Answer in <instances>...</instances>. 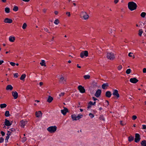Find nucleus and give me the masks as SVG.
Here are the masks:
<instances>
[{"label":"nucleus","instance_id":"nucleus-1","mask_svg":"<svg viewBox=\"0 0 146 146\" xmlns=\"http://www.w3.org/2000/svg\"><path fill=\"white\" fill-rule=\"evenodd\" d=\"M137 7L136 4L133 2H130L128 3V7L131 11L135 10Z\"/></svg>","mask_w":146,"mask_h":146},{"label":"nucleus","instance_id":"nucleus-2","mask_svg":"<svg viewBox=\"0 0 146 146\" xmlns=\"http://www.w3.org/2000/svg\"><path fill=\"white\" fill-rule=\"evenodd\" d=\"M80 16L81 18L85 20L88 19L89 17V16L87 14L86 12L82 11L80 14Z\"/></svg>","mask_w":146,"mask_h":146},{"label":"nucleus","instance_id":"nucleus-3","mask_svg":"<svg viewBox=\"0 0 146 146\" xmlns=\"http://www.w3.org/2000/svg\"><path fill=\"white\" fill-rule=\"evenodd\" d=\"M106 57L108 59L113 60L115 58V56L113 53L111 52H107Z\"/></svg>","mask_w":146,"mask_h":146},{"label":"nucleus","instance_id":"nucleus-4","mask_svg":"<svg viewBox=\"0 0 146 146\" xmlns=\"http://www.w3.org/2000/svg\"><path fill=\"white\" fill-rule=\"evenodd\" d=\"M112 94L114 96V98L117 99L120 97L118 93V91L116 89L114 90H113Z\"/></svg>","mask_w":146,"mask_h":146},{"label":"nucleus","instance_id":"nucleus-5","mask_svg":"<svg viewBox=\"0 0 146 146\" xmlns=\"http://www.w3.org/2000/svg\"><path fill=\"white\" fill-rule=\"evenodd\" d=\"M88 52L87 50L83 51L80 54V56L81 58H83L85 56L86 57L88 56Z\"/></svg>","mask_w":146,"mask_h":146},{"label":"nucleus","instance_id":"nucleus-6","mask_svg":"<svg viewBox=\"0 0 146 146\" xmlns=\"http://www.w3.org/2000/svg\"><path fill=\"white\" fill-rule=\"evenodd\" d=\"M59 83L62 84H65L66 83V78H64L63 76H62L59 78Z\"/></svg>","mask_w":146,"mask_h":146},{"label":"nucleus","instance_id":"nucleus-7","mask_svg":"<svg viewBox=\"0 0 146 146\" xmlns=\"http://www.w3.org/2000/svg\"><path fill=\"white\" fill-rule=\"evenodd\" d=\"M27 122L28 121L26 119L22 120L20 121V126L24 128Z\"/></svg>","mask_w":146,"mask_h":146},{"label":"nucleus","instance_id":"nucleus-8","mask_svg":"<svg viewBox=\"0 0 146 146\" xmlns=\"http://www.w3.org/2000/svg\"><path fill=\"white\" fill-rule=\"evenodd\" d=\"M47 130L50 133H54L55 132V126L49 127L47 128Z\"/></svg>","mask_w":146,"mask_h":146},{"label":"nucleus","instance_id":"nucleus-9","mask_svg":"<svg viewBox=\"0 0 146 146\" xmlns=\"http://www.w3.org/2000/svg\"><path fill=\"white\" fill-rule=\"evenodd\" d=\"M140 139L139 134L138 133H136L135 134V142L136 143H138L140 141Z\"/></svg>","mask_w":146,"mask_h":146},{"label":"nucleus","instance_id":"nucleus-10","mask_svg":"<svg viewBox=\"0 0 146 146\" xmlns=\"http://www.w3.org/2000/svg\"><path fill=\"white\" fill-rule=\"evenodd\" d=\"M78 88L80 92L83 93L85 92V90L84 87L81 85H79L78 87Z\"/></svg>","mask_w":146,"mask_h":146},{"label":"nucleus","instance_id":"nucleus-11","mask_svg":"<svg viewBox=\"0 0 146 146\" xmlns=\"http://www.w3.org/2000/svg\"><path fill=\"white\" fill-rule=\"evenodd\" d=\"M12 95L14 99H16L18 98V94L16 91L12 92Z\"/></svg>","mask_w":146,"mask_h":146},{"label":"nucleus","instance_id":"nucleus-12","mask_svg":"<svg viewBox=\"0 0 146 146\" xmlns=\"http://www.w3.org/2000/svg\"><path fill=\"white\" fill-rule=\"evenodd\" d=\"M139 80L135 78H131L130 79V81L132 83L135 84L138 82Z\"/></svg>","mask_w":146,"mask_h":146},{"label":"nucleus","instance_id":"nucleus-13","mask_svg":"<svg viewBox=\"0 0 146 146\" xmlns=\"http://www.w3.org/2000/svg\"><path fill=\"white\" fill-rule=\"evenodd\" d=\"M101 90L100 89H98L95 94V96L96 97H99L101 95Z\"/></svg>","mask_w":146,"mask_h":146},{"label":"nucleus","instance_id":"nucleus-14","mask_svg":"<svg viewBox=\"0 0 146 146\" xmlns=\"http://www.w3.org/2000/svg\"><path fill=\"white\" fill-rule=\"evenodd\" d=\"M4 22L6 23H12L13 20L11 19L6 18L4 19Z\"/></svg>","mask_w":146,"mask_h":146},{"label":"nucleus","instance_id":"nucleus-15","mask_svg":"<svg viewBox=\"0 0 146 146\" xmlns=\"http://www.w3.org/2000/svg\"><path fill=\"white\" fill-rule=\"evenodd\" d=\"M61 112L64 115H65L68 112V109L65 107H64V109L63 110H61Z\"/></svg>","mask_w":146,"mask_h":146},{"label":"nucleus","instance_id":"nucleus-16","mask_svg":"<svg viewBox=\"0 0 146 146\" xmlns=\"http://www.w3.org/2000/svg\"><path fill=\"white\" fill-rule=\"evenodd\" d=\"M35 114L37 117L39 118L42 116V113L41 111H36L35 112Z\"/></svg>","mask_w":146,"mask_h":146},{"label":"nucleus","instance_id":"nucleus-17","mask_svg":"<svg viewBox=\"0 0 146 146\" xmlns=\"http://www.w3.org/2000/svg\"><path fill=\"white\" fill-rule=\"evenodd\" d=\"M4 123L5 125L7 126H10L12 124V123L10 122V121L7 119H5Z\"/></svg>","mask_w":146,"mask_h":146},{"label":"nucleus","instance_id":"nucleus-18","mask_svg":"<svg viewBox=\"0 0 146 146\" xmlns=\"http://www.w3.org/2000/svg\"><path fill=\"white\" fill-rule=\"evenodd\" d=\"M111 92L110 91L106 92L105 93L106 96L108 98H110L111 97Z\"/></svg>","mask_w":146,"mask_h":146},{"label":"nucleus","instance_id":"nucleus-19","mask_svg":"<svg viewBox=\"0 0 146 146\" xmlns=\"http://www.w3.org/2000/svg\"><path fill=\"white\" fill-rule=\"evenodd\" d=\"M6 89L7 90L11 91L13 89V87L11 85H9L6 86Z\"/></svg>","mask_w":146,"mask_h":146},{"label":"nucleus","instance_id":"nucleus-20","mask_svg":"<svg viewBox=\"0 0 146 146\" xmlns=\"http://www.w3.org/2000/svg\"><path fill=\"white\" fill-rule=\"evenodd\" d=\"M109 85L108 83H106L103 84L102 85V88L103 89H106L107 88L108 86Z\"/></svg>","mask_w":146,"mask_h":146},{"label":"nucleus","instance_id":"nucleus-21","mask_svg":"<svg viewBox=\"0 0 146 146\" xmlns=\"http://www.w3.org/2000/svg\"><path fill=\"white\" fill-rule=\"evenodd\" d=\"M15 40V37L14 36H10L9 37V40L11 42H13Z\"/></svg>","mask_w":146,"mask_h":146},{"label":"nucleus","instance_id":"nucleus-22","mask_svg":"<svg viewBox=\"0 0 146 146\" xmlns=\"http://www.w3.org/2000/svg\"><path fill=\"white\" fill-rule=\"evenodd\" d=\"M7 135V136L6 137V139H5V142H8V140L9 137V135H11L10 133V131H8Z\"/></svg>","mask_w":146,"mask_h":146},{"label":"nucleus","instance_id":"nucleus-23","mask_svg":"<svg viewBox=\"0 0 146 146\" xmlns=\"http://www.w3.org/2000/svg\"><path fill=\"white\" fill-rule=\"evenodd\" d=\"M26 77V75L24 74L21 75L20 78V79L23 81H24Z\"/></svg>","mask_w":146,"mask_h":146},{"label":"nucleus","instance_id":"nucleus-24","mask_svg":"<svg viewBox=\"0 0 146 146\" xmlns=\"http://www.w3.org/2000/svg\"><path fill=\"white\" fill-rule=\"evenodd\" d=\"M141 146H146V140H144L141 142Z\"/></svg>","mask_w":146,"mask_h":146},{"label":"nucleus","instance_id":"nucleus-25","mask_svg":"<svg viewBox=\"0 0 146 146\" xmlns=\"http://www.w3.org/2000/svg\"><path fill=\"white\" fill-rule=\"evenodd\" d=\"M40 64L42 66H46V65L45 63V61L44 60H42L41 62L40 63Z\"/></svg>","mask_w":146,"mask_h":146},{"label":"nucleus","instance_id":"nucleus-26","mask_svg":"<svg viewBox=\"0 0 146 146\" xmlns=\"http://www.w3.org/2000/svg\"><path fill=\"white\" fill-rule=\"evenodd\" d=\"M7 106V105L5 104H1L0 105V107L2 109L6 108Z\"/></svg>","mask_w":146,"mask_h":146},{"label":"nucleus","instance_id":"nucleus-27","mask_svg":"<svg viewBox=\"0 0 146 146\" xmlns=\"http://www.w3.org/2000/svg\"><path fill=\"white\" fill-rule=\"evenodd\" d=\"M53 100L52 97L50 96H49L47 99V102L49 103L51 102Z\"/></svg>","mask_w":146,"mask_h":146},{"label":"nucleus","instance_id":"nucleus-28","mask_svg":"<svg viewBox=\"0 0 146 146\" xmlns=\"http://www.w3.org/2000/svg\"><path fill=\"white\" fill-rule=\"evenodd\" d=\"M134 139V137L130 136L128 137V141L129 142H131Z\"/></svg>","mask_w":146,"mask_h":146},{"label":"nucleus","instance_id":"nucleus-29","mask_svg":"<svg viewBox=\"0 0 146 146\" xmlns=\"http://www.w3.org/2000/svg\"><path fill=\"white\" fill-rule=\"evenodd\" d=\"M71 117L73 120H76L77 119L76 116L74 114L71 115Z\"/></svg>","mask_w":146,"mask_h":146},{"label":"nucleus","instance_id":"nucleus-30","mask_svg":"<svg viewBox=\"0 0 146 146\" xmlns=\"http://www.w3.org/2000/svg\"><path fill=\"white\" fill-rule=\"evenodd\" d=\"M5 11L7 13H9L10 12V9L8 7H6L5 8Z\"/></svg>","mask_w":146,"mask_h":146},{"label":"nucleus","instance_id":"nucleus-31","mask_svg":"<svg viewBox=\"0 0 146 146\" xmlns=\"http://www.w3.org/2000/svg\"><path fill=\"white\" fill-rule=\"evenodd\" d=\"M83 77L85 80L89 79L90 78V76L89 75H84Z\"/></svg>","mask_w":146,"mask_h":146},{"label":"nucleus","instance_id":"nucleus-32","mask_svg":"<svg viewBox=\"0 0 146 146\" xmlns=\"http://www.w3.org/2000/svg\"><path fill=\"white\" fill-rule=\"evenodd\" d=\"M5 116L8 117L10 116L9 112L8 111H6L5 112Z\"/></svg>","mask_w":146,"mask_h":146},{"label":"nucleus","instance_id":"nucleus-33","mask_svg":"<svg viewBox=\"0 0 146 146\" xmlns=\"http://www.w3.org/2000/svg\"><path fill=\"white\" fill-rule=\"evenodd\" d=\"M13 10L14 11H17L18 10V7L16 6H14L13 8Z\"/></svg>","mask_w":146,"mask_h":146},{"label":"nucleus","instance_id":"nucleus-34","mask_svg":"<svg viewBox=\"0 0 146 146\" xmlns=\"http://www.w3.org/2000/svg\"><path fill=\"white\" fill-rule=\"evenodd\" d=\"M143 33V31L142 29H140L139 31L138 35L141 36L142 33Z\"/></svg>","mask_w":146,"mask_h":146},{"label":"nucleus","instance_id":"nucleus-35","mask_svg":"<svg viewBox=\"0 0 146 146\" xmlns=\"http://www.w3.org/2000/svg\"><path fill=\"white\" fill-rule=\"evenodd\" d=\"M9 130L10 131H10V134L12 132H14L15 131V128H13L10 129Z\"/></svg>","mask_w":146,"mask_h":146},{"label":"nucleus","instance_id":"nucleus-36","mask_svg":"<svg viewBox=\"0 0 146 146\" xmlns=\"http://www.w3.org/2000/svg\"><path fill=\"white\" fill-rule=\"evenodd\" d=\"M27 27V25L26 23H24L22 26V28L23 29H25Z\"/></svg>","mask_w":146,"mask_h":146},{"label":"nucleus","instance_id":"nucleus-37","mask_svg":"<svg viewBox=\"0 0 146 146\" xmlns=\"http://www.w3.org/2000/svg\"><path fill=\"white\" fill-rule=\"evenodd\" d=\"M146 15V13L145 12H142L141 14V16L142 17H144Z\"/></svg>","mask_w":146,"mask_h":146},{"label":"nucleus","instance_id":"nucleus-38","mask_svg":"<svg viewBox=\"0 0 146 146\" xmlns=\"http://www.w3.org/2000/svg\"><path fill=\"white\" fill-rule=\"evenodd\" d=\"M99 119L101 120L104 121L105 119L103 115H100L99 117Z\"/></svg>","mask_w":146,"mask_h":146},{"label":"nucleus","instance_id":"nucleus-39","mask_svg":"<svg viewBox=\"0 0 146 146\" xmlns=\"http://www.w3.org/2000/svg\"><path fill=\"white\" fill-rule=\"evenodd\" d=\"M131 72V70L130 69H127L126 72V73L127 74H129Z\"/></svg>","mask_w":146,"mask_h":146},{"label":"nucleus","instance_id":"nucleus-40","mask_svg":"<svg viewBox=\"0 0 146 146\" xmlns=\"http://www.w3.org/2000/svg\"><path fill=\"white\" fill-rule=\"evenodd\" d=\"M60 23L58 19H55V25H58Z\"/></svg>","mask_w":146,"mask_h":146},{"label":"nucleus","instance_id":"nucleus-41","mask_svg":"<svg viewBox=\"0 0 146 146\" xmlns=\"http://www.w3.org/2000/svg\"><path fill=\"white\" fill-rule=\"evenodd\" d=\"M89 116L91 117V118H92L94 117V115L92 113H90L89 115Z\"/></svg>","mask_w":146,"mask_h":146},{"label":"nucleus","instance_id":"nucleus-42","mask_svg":"<svg viewBox=\"0 0 146 146\" xmlns=\"http://www.w3.org/2000/svg\"><path fill=\"white\" fill-rule=\"evenodd\" d=\"M122 68V66L121 65H119L117 67V69L118 70H121Z\"/></svg>","mask_w":146,"mask_h":146},{"label":"nucleus","instance_id":"nucleus-43","mask_svg":"<svg viewBox=\"0 0 146 146\" xmlns=\"http://www.w3.org/2000/svg\"><path fill=\"white\" fill-rule=\"evenodd\" d=\"M4 139L2 137H0V143H2L3 142Z\"/></svg>","mask_w":146,"mask_h":146},{"label":"nucleus","instance_id":"nucleus-44","mask_svg":"<svg viewBox=\"0 0 146 146\" xmlns=\"http://www.w3.org/2000/svg\"><path fill=\"white\" fill-rule=\"evenodd\" d=\"M27 140V138L26 137H24L22 138V142H24Z\"/></svg>","mask_w":146,"mask_h":146},{"label":"nucleus","instance_id":"nucleus-45","mask_svg":"<svg viewBox=\"0 0 146 146\" xmlns=\"http://www.w3.org/2000/svg\"><path fill=\"white\" fill-rule=\"evenodd\" d=\"M137 118V117L136 115H133L132 117V119L133 120H135Z\"/></svg>","mask_w":146,"mask_h":146},{"label":"nucleus","instance_id":"nucleus-46","mask_svg":"<svg viewBox=\"0 0 146 146\" xmlns=\"http://www.w3.org/2000/svg\"><path fill=\"white\" fill-rule=\"evenodd\" d=\"M10 64L12 66H15L16 64L15 63L13 62H11L10 63Z\"/></svg>","mask_w":146,"mask_h":146},{"label":"nucleus","instance_id":"nucleus-47","mask_svg":"<svg viewBox=\"0 0 146 146\" xmlns=\"http://www.w3.org/2000/svg\"><path fill=\"white\" fill-rule=\"evenodd\" d=\"M14 77L15 78H17L18 76V74L17 73H15L14 74Z\"/></svg>","mask_w":146,"mask_h":146},{"label":"nucleus","instance_id":"nucleus-48","mask_svg":"<svg viewBox=\"0 0 146 146\" xmlns=\"http://www.w3.org/2000/svg\"><path fill=\"white\" fill-rule=\"evenodd\" d=\"M65 94V93L64 92H62L59 95V96L60 97L61 96H64V94Z\"/></svg>","mask_w":146,"mask_h":146},{"label":"nucleus","instance_id":"nucleus-49","mask_svg":"<svg viewBox=\"0 0 146 146\" xmlns=\"http://www.w3.org/2000/svg\"><path fill=\"white\" fill-rule=\"evenodd\" d=\"M142 129H146V125H142Z\"/></svg>","mask_w":146,"mask_h":146},{"label":"nucleus","instance_id":"nucleus-50","mask_svg":"<svg viewBox=\"0 0 146 146\" xmlns=\"http://www.w3.org/2000/svg\"><path fill=\"white\" fill-rule=\"evenodd\" d=\"M1 133L3 136L5 135V133L3 131H1Z\"/></svg>","mask_w":146,"mask_h":146},{"label":"nucleus","instance_id":"nucleus-51","mask_svg":"<svg viewBox=\"0 0 146 146\" xmlns=\"http://www.w3.org/2000/svg\"><path fill=\"white\" fill-rule=\"evenodd\" d=\"M133 54V53H131V52H129L128 54V56L129 57H132V55Z\"/></svg>","mask_w":146,"mask_h":146},{"label":"nucleus","instance_id":"nucleus-52","mask_svg":"<svg viewBox=\"0 0 146 146\" xmlns=\"http://www.w3.org/2000/svg\"><path fill=\"white\" fill-rule=\"evenodd\" d=\"M92 98L94 101H96V100H98V101H99V100H98L96 98H95L94 97H92Z\"/></svg>","mask_w":146,"mask_h":146},{"label":"nucleus","instance_id":"nucleus-53","mask_svg":"<svg viewBox=\"0 0 146 146\" xmlns=\"http://www.w3.org/2000/svg\"><path fill=\"white\" fill-rule=\"evenodd\" d=\"M119 0H114V3L115 4L119 2Z\"/></svg>","mask_w":146,"mask_h":146},{"label":"nucleus","instance_id":"nucleus-54","mask_svg":"<svg viewBox=\"0 0 146 146\" xmlns=\"http://www.w3.org/2000/svg\"><path fill=\"white\" fill-rule=\"evenodd\" d=\"M143 72L144 73H146V68H144L143 69Z\"/></svg>","mask_w":146,"mask_h":146},{"label":"nucleus","instance_id":"nucleus-55","mask_svg":"<svg viewBox=\"0 0 146 146\" xmlns=\"http://www.w3.org/2000/svg\"><path fill=\"white\" fill-rule=\"evenodd\" d=\"M66 14L68 15V17H69L70 16V12H67Z\"/></svg>","mask_w":146,"mask_h":146},{"label":"nucleus","instance_id":"nucleus-56","mask_svg":"<svg viewBox=\"0 0 146 146\" xmlns=\"http://www.w3.org/2000/svg\"><path fill=\"white\" fill-rule=\"evenodd\" d=\"M77 118L78 119H79L80 118V115H78L77 116H76Z\"/></svg>","mask_w":146,"mask_h":146},{"label":"nucleus","instance_id":"nucleus-57","mask_svg":"<svg viewBox=\"0 0 146 146\" xmlns=\"http://www.w3.org/2000/svg\"><path fill=\"white\" fill-rule=\"evenodd\" d=\"M89 104L90 106L93 105V102L91 101L89 103Z\"/></svg>","mask_w":146,"mask_h":146},{"label":"nucleus","instance_id":"nucleus-58","mask_svg":"<svg viewBox=\"0 0 146 146\" xmlns=\"http://www.w3.org/2000/svg\"><path fill=\"white\" fill-rule=\"evenodd\" d=\"M3 62H4L3 60H0V65H1Z\"/></svg>","mask_w":146,"mask_h":146},{"label":"nucleus","instance_id":"nucleus-59","mask_svg":"<svg viewBox=\"0 0 146 146\" xmlns=\"http://www.w3.org/2000/svg\"><path fill=\"white\" fill-rule=\"evenodd\" d=\"M23 1L25 2H28L30 0H22Z\"/></svg>","mask_w":146,"mask_h":146},{"label":"nucleus","instance_id":"nucleus-60","mask_svg":"<svg viewBox=\"0 0 146 146\" xmlns=\"http://www.w3.org/2000/svg\"><path fill=\"white\" fill-rule=\"evenodd\" d=\"M43 84V83L42 82H40L39 83V85L40 86H41Z\"/></svg>","mask_w":146,"mask_h":146},{"label":"nucleus","instance_id":"nucleus-61","mask_svg":"<svg viewBox=\"0 0 146 146\" xmlns=\"http://www.w3.org/2000/svg\"><path fill=\"white\" fill-rule=\"evenodd\" d=\"M122 121H120V124L121 125H123L124 124H123L122 123Z\"/></svg>","mask_w":146,"mask_h":146},{"label":"nucleus","instance_id":"nucleus-62","mask_svg":"<svg viewBox=\"0 0 146 146\" xmlns=\"http://www.w3.org/2000/svg\"><path fill=\"white\" fill-rule=\"evenodd\" d=\"M77 66L78 68H81V67L80 66H79L78 64H77Z\"/></svg>","mask_w":146,"mask_h":146},{"label":"nucleus","instance_id":"nucleus-63","mask_svg":"<svg viewBox=\"0 0 146 146\" xmlns=\"http://www.w3.org/2000/svg\"><path fill=\"white\" fill-rule=\"evenodd\" d=\"M3 2L5 3L6 1V0H1Z\"/></svg>","mask_w":146,"mask_h":146},{"label":"nucleus","instance_id":"nucleus-64","mask_svg":"<svg viewBox=\"0 0 146 146\" xmlns=\"http://www.w3.org/2000/svg\"><path fill=\"white\" fill-rule=\"evenodd\" d=\"M91 107V106H90V105H89L88 106L87 108H88V109H89V108H90Z\"/></svg>","mask_w":146,"mask_h":146}]
</instances>
